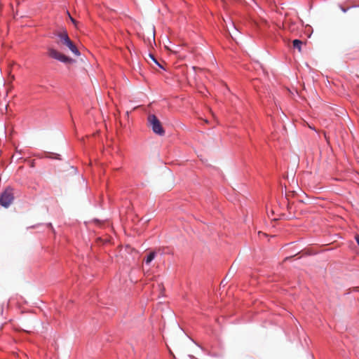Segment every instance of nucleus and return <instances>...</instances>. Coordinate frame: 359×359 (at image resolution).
<instances>
[{
  "mask_svg": "<svg viewBox=\"0 0 359 359\" xmlns=\"http://www.w3.org/2000/svg\"><path fill=\"white\" fill-rule=\"evenodd\" d=\"M148 124L151 128L153 132L160 136L165 135V130L163 129L161 121L154 114H149Z\"/></svg>",
  "mask_w": 359,
  "mask_h": 359,
  "instance_id": "obj_1",
  "label": "nucleus"
},
{
  "mask_svg": "<svg viewBox=\"0 0 359 359\" xmlns=\"http://www.w3.org/2000/svg\"><path fill=\"white\" fill-rule=\"evenodd\" d=\"M14 196L11 188H6L0 195V205L4 208H8L13 201Z\"/></svg>",
  "mask_w": 359,
  "mask_h": 359,
  "instance_id": "obj_2",
  "label": "nucleus"
},
{
  "mask_svg": "<svg viewBox=\"0 0 359 359\" xmlns=\"http://www.w3.org/2000/svg\"><path fill=\"white\" fill-rule=\"evenodd\" d=\"M48 55L50 57H52L53 59L57 60L62 62L64 63H71L73 62V60L65 55L62 54V53L57 51V50L54 49L53 48H48Z\"/></svg>",
  "mask_w": 359,
  "mask_h": 359,
  "instance_id": "obj_3",
  "label": "nucleus"
},
{
  "mask_svg": "<svg viewBox=\"0 0 359 359\" xmlns=\"http://www.w3.org/2000/svg\"><path fill=\"white\" fill-rule=\"evenodd\" d=\"M63 45L66 46L76 56L80 55L79 50L71 39L65 43Z\"/></svg>",
  "mask_w": 359,
  "mask_h": 359,
  "instance_id": "obj_4",
  "label": "nucleus"
},
{
  "mask_svg": "<svg viewBox=\"0 0 359 359\" xmlns=\"http://www.w3.org/2000/svg\"><path fill=\"white\" fill-rule=\"evenodd\" d=\"M58 36L60 37L62 44H64L70 39L66 31L58 34Z\"/></svg>",
  "mask_w": 359,
  "mask_h": 359,
  "instance_id": "obj_5",
  "label": "nucleus"
},
{
  "mask_svg": "<svg viewBox=\"0 0 359 359\" xmlns=\"http://www.w3.org/2000/svg\"><path fill=\"white\" fill-rule=\"evenodd\" d=\"M155 257H156V252L154 251L151 252L148 255V256L147 257V258L145 259L146 264H149L151 262V261L154 260Z\"/></svg>",
  "mask_w": 359,
  "mask_h": 359,
  "instance_id": "obj_6",
  "label": "nucleus"
},
{
  "mask_svg": "<svg viewBox=\"0 0 359 359\" xmlns=\"http://www.w3.org/2000/svg\"><path fill=\"white\" fill-rule=\"evenodd\" d=\"M292 43H293L294 48H297L299 50V51H301V46H302V41H300L299 39H294L292 41Z\"/></svg>",
  "mask_w": 359,
  "mask_h": 359,
  "instance_id": "obj_7",
  "label": "nucleus"
},
{
  "mask_svg": "<svg viewBox=\"0 0 359 359\" xmlns=\"http://www.w3.org/2000/svg\"><path fill=\"white\" fill-rule=\"evenodd\" d=\"M149 57L151 58V60H152L156 64H157L158 66L161 67V65L158 64V62H157V60H156V58L154 57V56L151 54H149Z\"/></svg>",
  "mask_w": 359,
  "mask_h": 359,
  "instance_id": "obj_8",
  "label": "nucleus"
},
{
  "mask_svg": "<svg viewBox=\"0 0 359 359\" xmlns=\"http://www.w3.org/2000/svg\"><path fill=\"white\" fill-rule=\"evenodd\" d=\"M69 17H70L72 22L76 26V23H77L76 21L74 18H72L71 16H69Z\"/></svg>",
  "mask_w": 359,
  "mask_h": 359,
  "instance_id": "obj_9",
  "label": "nucleus"
},
{
  "mask_svg": "<svg viewBox=\"0 0 359 359\" xmlns=\"http://www.w3.org/2000/svg\"><path fill=\"white\" fill-rule=\"evenodd\" d=\"M355 238L356 242L358 243V244L359 245V235H356Z\"/></svg>",
  "mask_w": 359,
  "mask_h": 359,
  "instance_id": "obj_10",
  "label": "nucleus"
},
{
  "mask_svg": "<svg viewBox=\"0 0 359 359\" xmlns=\"http://www.w3.org/2000/svg\"><path fill=\"white\" fill-rule=\"evenodd\" d=\"M11 80H13V79H14V76H12L11 77Z\"/></svg>",
  "mask_w": 359,
  "mask_h": 359,
  "instance_id": "obj_11",
  "label": "nucleus"
}]
</instances>
